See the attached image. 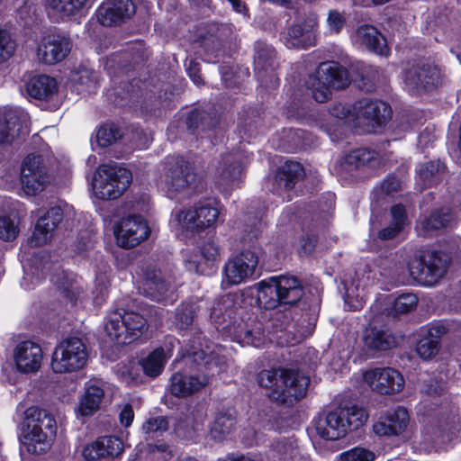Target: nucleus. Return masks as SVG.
<instances>
[{"label":"nucleus","instance_id":"1","mask_svg":"<svg viewBox=\"0 0 461 461\" xmlns=\"http://www.w3.org/2000/svg\"><path fill=\"white\" fill-rule=\"evenodd\" d=\"M277 294L281 301V308L285 312L289 311L293 321H299L296 315L303 318V321L315 319L321 309V296L317 290L312 292L307 288L303 279L291 273L275 276Z\"/></svg>","mask_w":461,"mask_h":461},{"label":"nucleus","instance_id":"2","mask_svg":"<svg viewBox=\"0 0 461 461\" xmlns=\"http://www.w3.org/2000/svg\"><path fill=\"white\" fill-rule=\"evenodd\" d=\"M263 222L260 212H246L243 232L253 249H243L230 258L223 267V279L228 285H236L252 278L258 265L257 244L262 233Z\"/></svg>","mask_w":461,"mask_h":461},{"label":"nucleus","instance_id":"3","mask_svg":"<svg viewBox=\"0 0 461 461\" xmlns=\"http://www.w3.org/2000/svg\"><path fill=\"white\" fill-rule=\"evenodd\" d=\"M258 382L261 387L271 388L268 397L273 402L294 405L305 397L310 380L297 370L283 369L279 379L275 371L263 370Z\"/></svg>","mask_w":461,"mask_h":461},{"label":"nucleus","instance_id":"4","mask_svg":"<svg viewBox=\"0 0 461 461\" xmlns=\"http://www.w3.org/2000/svg\"><path fill=\"white\" fill-rule=\"evenodd\" d=\"M26 433L21 440L28 453L41 455L52 446L57 434L54 416L45 409L30 407L26 410Z\"/></svg>","mask_w":461,"mask_h":461},{"label":"nucleus","instance_id":"5","mask_svg":"<svg viewBox=\"0 0 461 461\" xmlns=\"http://www.w3.org/2000/svg\"><path fill=\"white\" fill-rule=\"evenodd\" d=\"M164 185L169 196L182 193H197L198 187H203L194 161L181 154L166 158Z\"/></svg>","mask_w":461,"mask_h":461},{"label":"nucleus","instance_id":"6","mask_svg":"<svg viewBox=\"0 0 461 461\" xmlns=\"http://www.w3.org/2000/svg\"><path fill=\"white\" fill-rule=\"evenodd\" d=\"M350 84V71L335 60L321 62L306 82L308 88L312 89V98L321 104L330 99L331 88L342 90Z\"/></svg>","mask_w":461,"mask_h":461},{"label":"nucleus","instance_id":"7","mask_svg":"<svg viewBox=\"0 0 461 461\" xmlns=\"http://www.w3.org/2000/svg\"><path fill=\"white\" fill-rule=\"evenodd\" d=\"M452 263V253L446 249H425L408 267L419 284L431 287L447 275Z\"/></svg>","mask_w":461,"mask_h":461},{"label":"nucleus","instance_id":"8","mask_svg":"<svg viewBox=\"0 0 461 461\" xmlns=\"http://www.w3.org/2000/svg\"><path fill=\"white\" fill-rule=\"evenodd\" d=\"M440 68L424 59L408 62L405 68V86L411 95L420 96L436 90L441 85Z\"/></svg>","mask_w":461,"mask_h":461},{"label":"nucleus","instance_id":"9","mask_svg":"<svg viewBox=\"0 0 461 461\" xmlns=\"http://www.w3.org/2000/svg\"><path fill=\"white\" fill-rule=\"evenodd\" d=\"M86 344L77 337L62 340L52 354L51 368L57 374L71 373L85 366L87 361Z\"/></svg>","mask_w":461,"mask_h":461},{"label":"nucleus","instance_id":"10","mask_svg":"<svg viewBox=\"0 0 461 461\" xmlns=\"http://www.w3.org/2000/svg\"><path fill=\"white\" fill-rule=\"evenodd\" d=\"M147 329V320L140 313H119L106 324L108 336L119 345H128L138 339Z\"/></svg>","mask_w":461,"mask_h":461},{"label":"nucleus","instance_id":"11","mask_svg":"<svg viewBox=\"0 0 461 461\" xmlns=\"http://www.w3.org/2000/svg\"><path fill=\"white\" fill-rule=\"evenodd\" d=\"M150 235L147 220L140 214L123 217L114 227V237L118 246L129 249L140 245Z\"/></svg>","mask_w":461,"mask_h":461},{"label":"nucleus","instance_id":"12","mask_svg":"<svg viewBox=\"0 0 461 461\" xmlns=\"http://www.w3.org/2000/svg\"><path fill=\"white\" fill-rule=\"evenodd\" d=\"M179 219L183 230L186 232V237H192L204 230L214 226L218 217L219 211L205 201L195 203L193 208L182 211Z\"/></svg>","mask_w":461,"mask_h":461},{"label":"nucleus","instance_id":"13","mask_svg":"<svg viewBox=\"0 0 461 461\" xmlns=\"http://www.w3.org/2000/svg\"><path fill=\"white\" fill-rule=\"evenodd\" d=\"M219 261L220 247L214 238L210 237L186 256L185 265L188 271L210 276L216 271Z\"/></svg>","mask_w":461,"mask_h":461},{"label":"nucleus","instance_id":"14","mask_svg":"<svg viewBox=\"0 0 461 461\" xmlns=\"http://www.w3.org/2000/svg\"><path fill=\"white\" fill-rule=\"evenodd\" d=\"M21 183L24 192L36 195L48 183V173L41 154H28L21 166Z\"/></svg>","mask_w":461,"mask_h":461},{"label":"nucleus","instance_id":"15","mask_svg":"<svg viewBox=\"0 0 461 461\" xmlns=\"http://www.w3.org/2000/svg\"><path fill=\"white\" fill-rule=\"evenodd\" d=\"M140 0H104L95 11L97 22L104 27L118 26L130 20Z\"/></svg>","mask_w":461,"mask_h":461},{"label":"nucleus","instance_id":"16","mask_svg":"<svg viewBox=\"0 0 461 461\" xmlns=\"http://www.w3.org/2000/svg\"><path fill=\"white\" fill-rule=\"evenodd\" d=\"M72 48L70 38L63 32H52L42 37L37 47L41 62L54 65L64 60Z\"/></svg>","mask_w":461,"mask_h":461},{"label":"nucleus","instance_id":"17","mask_svg":"<svg viewBox=\"0 0 461 461\" xmlns=\"http://www.w3.org/2000/svg\"><path fill=\"white\" fill-rule=\"evenodd\" d=\"M363 344L367 351L376 354L396 348L398 339L387 324L378 323L375 321L365 328Z\"/></svg>","mask_w":461,"mask_h":461},{"label":"nucleus","instance_id":"18","mask_svg":"<svg viewBox=\"0 0 461 461\" xmlns=\"http://www.w3.org/2000/svg\"><path fill=\"white\" fill-rule=\"evenodd\" d=\"M318 20L316 17H306L287 29L286 45L300 50L315 46L317 41Z\"/></svg>","mask_w":461,"mask_h":461},{"label":"nucleus","instance_id":"19","mask_svg":"<svg viewBox=\"0 0 461 461\" xmlns=\"http://www.w3.org/2000/svg\"><path fill=\"white\" fill-rule=\"evenodd\" d=\"M63 210L59 206L50 207L36 221L29 242L32 247H41L48 243L52 232L63 220Z\"/></svg>","mask_w":461,"mask_h":461},{"label":"nucleus","instance_id":"20","mask_svg":"<svg viewBox=\"0 0 461 461\" xmlns=\"http://www.w3.org/2000/svg\"><path fill=\"white\" fill-rule=\"evenodd\" d=\"M150 51L143 41H137L118 55V63L120 70L126 74L139 73L147 67Z\"/></svg>","mask_w":461,"mask_h":461},{"label":"nucleus","instance_id":"21","mask_svg":"<svg viewBox=\"0 0 461 461\" xmlns=\"http://www.w3.org/2000/svg\"><path fill=\"white\" fill-rule=\"evenodd\" d=\"M209 382L206 375H190L185 371H178L170 377L169 392L175 397L186 398L204 388Z\"/></svg>","mask_w":461,"mask_h":461},{"label":"nucleus","instance_id":"22","mask_svg":"<svg viewBox=\"0 0 461 461\" xmlns=\"http://www.w3.org/2000/svg\"><path fill=\"white\" fill-rule=\"evenodd\" d=\"M123 451V442L117 436L98 437L95 441L86 444L82 455L87 461H95L104 457L114 458Z\"/></svg>","mask_w":461,"mask_h":461},{"label":"nucleus","instance_id":"23","mask_svg":"<svg viewBox=\"0 0 461 461\" xmlns=\"http://www.w3.org/2000/svg\"><path fill=\"white\" fill-rule=\"evenodd\" d=\"M14 359L19 372L23 374L34 373L41 365V347L31 340L22 341L14 349Z\"/></svg>","mask_w":461,"mask_h":461},{"label":"nucleus","instance_id":"24","mask_svg":"<svg viewBox=\"0 0 461 461\" xmlns=\"http://www.w3.org/2000/svg\"><path fill=\"white\" fill-rule=\"evenodd\" d=\"M447 175V167L441 159L420 164L416 168V185L420 191L440 185Z\"/></svg>","mask_w":461,"mask_h":461},{"label":"nucleus","instance_id":"25","mask_svg":"<svg viewBox=\"0 0 461 461\" xmlns=\"http://www.w3.org/2000/svg\"><path fill=\"white\" fill-rule=\"evenodd\" d=\"M23 131V122L17 111L8 110L3 114L0 129V162L5 160L10 147Z\"/></svg>","mask_w":461,"mask_h":461},{"label":"nucleus","instance_id":"26","mask_svg":"<svg viewBox=\"0 0 461 461\" xmlns=\"http://www.w3.org/2000/svg\"><path fill=\"white\" fill-rule=\"evenodd\" d=\"M104 395V389L98 382L93 380L86 382L84 393L79 398L77 408L78 415L82 417L93 416L101 409Z\"/></svg>","mask_w":461,"mask_h":461},{"label":"nucleus","instance_id":"27","mask_svg":"<svg viewBox=\"0 0 461 461\" xmlns=\"http://www.w3.org/2000/svg\"><path fill=\"white\" fill-rule=\"evenodd\" d=\"M304 176L305 171L301 163L286 160L276 170L274 176V186L280 192L291 191L304 177Z\"/></svg>","mask_w":461,"mask_h":461},{"label":"nucleus","instance_id":"28","mask_svg":"<svg viewBox=\"0 0 461 461\" xmlns=\"http://www.w3.org/2000/svg\"><path fill=\"white\" fill-rule=\"evenodd\" d=\"M222 25L218 26L214 32H207L200 36V46L203 50V60L208 63H218L226 54Z\"/></svg>","mask_w":461,"mask_h":461},{"label":"nucleus","instance_id":"29","mask_svg":"<svg viewBox=\"0 0 461 461\" xmlns=\"http://www.w3.org/2000/svg\"><path fill=\"white\" fill-rule=\"evenodd\" d=\"M219 122V117L215 113L198 108L191 109L185 119L188 132L201 138H203L202 134L213 131Z\"/></svg>","mask_w":461,"mask_h":461},{"label":"nucleus","instance_id":"30","mask_svg":"<svg viewBox=\"0 0 461 461\" xmlns=\"http://www.w3.org/2000/svg\"><path fill=\"white\" fill-rule=\"evenodd\" d=\"M357 36L360 45L369 52L382 57L390 55L387 41L376 27L370 24L361 25L357 31Z\"/></svg>","mask_w":461,"mask_h":461},{"label":"nucleus","instance_id":"31","mask_svg":"<svg viewBox=\"0 0 461 461\" xmlns=\"http://www.w3.org/2000/svg\"><path fill=\"white\" fill-rule=\"evenodd\" d=\"M301 235L294 243L299 258H309L316 250L320 240L321 225L303 218L301 225Z\"/></svg>","mask_w":461,"mask_h":461},{"label":"nucleus","instance_id":"32","mask_svg":"<svg viewBox=\"0 0 461 461\" xmlns=\"http://www.w3.org/2000/svg\"><path fill=\"white\" fill-rule=\"evenodd\" d=\"M373 431L379 437L398 436L403 432V406L387 410L373 425Z\"/></svg>","mask_w":461,"mask_h":461},{"label":"nucleus","instance_id":"33","mask_svg":"<svg viewBox=\"0 0 461 461\" xmlns=\"http://www.w3.org/2000/svg\"><path fill=\"white\" fill-rule=\"evenodd\" d=\"M317 434L325 440H338L347 435L346 427L338 409L329 411L324 418L313 420Z\"/></svg>","mask_w":461,"mask_h":461},{"label":"nucleus","instance_id":"34","mask_svg":"<svg viewBox=\"0 0 461 461\" xmlns=\"http://www.w3.org/2000/svg\"><path fill=\"white\" fill-rule=\"evenodd\" d=\"M364 122L373 129L384 127L392 118L390 104L381 100H370L359 111Z\"/></svg>","mask_w":461,"mask_h":461},{"label":"nucleus","instance_id":"35","mask_svg":"<svg viewBox=\"0 0 461 461\" xmlns=\"http://www.w3.org/2000/svg\"><path fill=\"white\" fill-rule=\"evenodd\" d=\"M25 89L29 96L39 101H50L59 91L57 80L50 76L41 74L31 77Z\"/></svg>","mask_w":461,"mask_h":461},{"label":"nucleus","instance_id":"36","mask_svg":"<svg viewBox=\"0 0 461 461\" xmlns=\"http://www.w3.org/2000/svg\"><path fill=\"white\" fill-rule=\"evenodd\" d=\"M375 380L374 390L380 394H393L403 387V376L394 368H376L373 371Z\"/></svg>","mask_w":461,"mask_h":461},{"label":"nucleus","instance_id":"37","mask_svg":"<svg viewBox=\"0 0 461 461\" xmlns=\"http://www.w3.org/2000/svg\"><path fill=\"white\" fill-rule=\"evenodd\" d=\"M237 417L233 410L222 409L215 412L209 434L215 442H221L236 429Z\"/></svg>","mask_w":461,"mask_h":461},{"label":"nucleus","instance_id":"38","mask_svg":"<svg viewBox=\"0 0 461 461\" xmlns=\"http://www.w3.org/2000/svg\"><path fill=\"white\" fill-rule=\"evenodd\" d=\"M145 82L133 77L131 81L122 83L115 92L118 105L137 107L144 105L145 93L143 87Z\"/></svg>","mask_w":461,"mask_h":461},{"label":"nucleus","instance_id":"39","mask_svg":"<svg viewBox=\"0 0 461 461\" xmlns=\"http://www.w3.org/2000/svg\"><path fill=\"white\" fill-rule=\"evenodd\" d=\"M335 205V194L332 192H325L321 194L317 200L311 201L308 203L309 215L306 218L321 226L334 211Z\"/></svg>","mask_w":461,"mask_h":461},{"label":"nucleus","instance_id":"40","mask_svg":"<svg viewBox=\"0 0 461 461\" xmlns=\"http://www.w3.org/2000/svg\"><path fill=\"white\" fill-rule=\"evenodd\" d=\"M391 220L380 229L376 230L375 237L380 241H387L395 239L403 231V203L393 204L390 209Z\"/></svg>","mask_w":461,"mask_h":461},{"label":"nucleus","instance_id":"41","mask_svg":"<svg viewBox=\"0 0 461 461\" xmlns=\"http://www.w3.org/2000/svg\"><path fill=\"white\" fill-rule=\"evenodd\" d=\"M143 286L147 295L158 298L167 294L169 285L161 270L150 265L143 271Z\"/></svg>","mask_w":461,"mask_h":461},{"label":"nucleus","instance_id":"42","mask_svg":"<svg viewBox=\"0 0 461 461\" xmlns=\"http://www.w3.org/2000/svg\"><path fill=\"white\" fill-rule=\"evenodd\" d=\"M275 276L260 281L257 287V304L265 310L281 307Z\"/></svg>","mask_w":461,"mask_h":461},{"label":"nucleus","instance_id":"43","mask_svg":"<svg viewBox=\"0 0 461 461\" xmlns=\"http://www.w3.org/2000/svg\"><path fill=\"white\" fill-rule=\"evenodd\" d=\"M350 77L351 83L359 90L366 93H371L375 90L376 70L372 66L357 63L351 68Z\"/></svg>","mask_w":461,"mask_h":461},{"label":"nucleus","instance_id":"44","mask_svg":"<svg viewBox=\"0 0 461 461\" xmlns=\"http://www.w3.org/2000/svg\"><path fill=\"white\" fill-rule=\"evenodd\" d=\"M377 160L378 153L375 150L358 148L347 153L342 158L341 165L347 170H353L364 166H374Z\"/></svg>","mask_w":461,"mask_h":461},{"label":"nucleus","instance_id":"45","mask_svg":"<svg viewBox=\"0 0 461 461\" xmlns=\"http://www.w3.org/2000/svg\"><path fill=\"white\" fill-rule=\"evenodd\" d=\"M454 220L451 208L441 206L432 210L428 217L421 221V228L425 232L447 228Z\"/></svg>","mask_w":461,"mask_h":461},{"label":"nucleus","instance_id":"46","mask_svg":"<svg viewBox=\"0 0 461 461\" xmlns=\"http://www.w3.org/2000/svg\"><path fill=\"white\" fill-rule=\"evenodd\" d=\"M54 283L59 291L60 296L68 302L71 306H76L82 293V289L78 286L76 279L67 271H62L56 276Z\"/></svg>","mask_w":461,"mask_h":461},{"label":"nucleus","instance_id":"47","mask_svg":"<svg viewBox=\"0 0 461 461\" xmlns=\"http://www.w3.org/2000/svg\"><path fill=\"white\" fill-rule=\"evenodd\" d=\"M337 409L346 427L347 433L357 430L366 423L368 418L366 410L357 404L339 406Z\"/></svg>","mask_w":461,"mask_h":461},{"label":"nucleus","instance_id":"48","mask_svg":"<svg viewBox=\"0 0 461 461\" xmlns=\"http://www.w3.org/2000/svg\"><path fill=\"white\" fill-rule=\"evenodd\" d=\"M276 58V49L265 41L258 40L254 43L255 70L267 71L272 68Z\"/></svg>","mask_w":461,"mask_h":461},{"label":"nucleus","instance_id":"49","mask_svg":"<svg viewBox=\"0 0 461 461\" xmlns=\"http://www.w3.org/2000/svg\"><path fill=\"white\" fill-rule=\"evenodd\" d=\"M166 354L162 347L154 348L146 357L140 360L143 373L149 377L155 378L158 376L165 366Z\"/></svg>","mask_w":461,"mask_h":461},{"label":"nucleus","instance_id":"50","mask_svg":"<svg viewBox=\"0 0 461 461\" xmlns=\"http://www.w3.org/2000/svg\"><path fill=\"white\" fill-rule=\"evenodd\" d=\"M47 9L62 17L78 14L86 5L88 0H43Z\"/></svg>","mask_w":461,"mask_h":461},{"label":"nucleus","instance_id":"51","mask_svg":"<svg viewBox=\"0 0 461 461\" xmlns=\"http://www.w3.org/2000/svg\"><path fill=\"white\" fill-rule=\"evenodd\" d=\"M285 141L287 150L291 152L306 150L313 144L312 135L309 131L294 128L285 131Z\"/></svg>","mask_w":461,"mask_h":461},{"label":"nucleus","instance_id":"52","mask_svg":"<svg viewBox=\"0 0 461 461\" xmlns=\"http://www.w3.org/2000/svg\"><path fill=\"white\" fill-rule=\"evenodd\" d=\"M123 136L122 128L114 122L103 123L95 133V142L101 148H107Z\"/></svg>","mask_w":461,"mask_h":461},{"label":"nucleus","instance_id":"53","mask_svg":"<svg viewBox=\"0 0 461 461\" xmlns=\"http://www.w3.org/2000/svg\"><path fill=\"white\" fill-rule=\"evenodd\" d=\"M195 314L196 306L194 303H183L176 307L174 323L179 332L192 327Z\"/></svg>","mask_w":461,"mask_h":461},{"label":"nucleus","instance_id":"54","mask_svg":"<svg viewBox=\"0 0 461 461\" xmlns=\"http://www.w3.org/2000/svg\"><path fill=\"white\" fill-rule=\"evenodd\" d=\"M330 113L332 116L336 117L337 120L334 123L328 122L324 125L325 131L328 135L330 136L332 140H335L339 135L342 134L341 124L344 123L342 120L347 119L350 114L349 108L346 107L341 103L334 104L330 109Z\"/></svg>","mask_w":461,"mask_h":461},{"label":"nucleus","instance_id":"55","mask_svg":"<svg viewBox=\"0 0 461 461\" xmlns=\"http://www.w3.org/2000/svg\"><path fill=\"white\" fill-rule=\"evenodd\" d=\"M95 188L96 189V195L102 200L117 199L126 191V185H114L105 177L98 181L95 185Z\"/></svg>","mask_w":461,"mask_h":461},{"label":"nucleus","instance_id":"56","mask_svg":"<svg viewBox=\"0 0 461 461\" xmlns=\"http://www.w3.org/2000/svg\"><path fill=\"white\" fill-rule=\"evenodd\" d=\"M95 188L96 189V195L102 200L117 199L126 191V185H114L105 177L98 181L95 185Z\"/></svg>","mask_w":461,"mask_h":461},{"label":"nucleus","instance_id":"57","mask_svg":"<svg viewBox=\"0 0 461 461\" xmlns=\"http://www.w3.org/2000/svg\"><path fill=\"white\" fill-rule=\"evenodd\" d=\"M440 347L441 343L424 334L417 343L416 352L422 359L429 360L438 353Z\"/></svg>","mask_w":461,"mask_h":461},{"label":"nucleus","instance_id":"58","mask_svg":"<svg viewBox=\"0 0 461 461\" xmlns=\"http://www.w3.org/2000/svg\"><path fill=\"white\" fill-rule=\"evenodd\" d=\"M105 175V178L113 183L114 185L122 186V185H126V190L130 186L132 181L131 172L125 167H110L104 170Z\"/></svg>","mask_w":461,"mask_h":461},{"label":"nucleus","instance_id":"59","mask_svg":"<svg viewBox=\"0 0 461 461\" xmlns=\"http://www.w3.org/2000/svg\"><path fill=\"white\" fill-rule=\"evenodd\" d=\"M20 232L18 222L7 214L0 215V240L4 241L14 240Z\"/></svg>","mask_w":461,"mask_h":461},{"label":"nucleus","instance_id":"60","mask_svg":"<svg viewBox=\"0 0 461 461\" xmlns=\"http://www.w3.org/2000/svg\"><path fill=\"white\" fill-rule=\"evenodd\" d=\"M169 428V423L165 416H156L147 419L142 424V430L145 434L161 435Z\"/></svg>","mask_w":461,"mask_h":461},{"label":"nucleus","instance_id":"61","mask_svg":"<svg viewBox=\"0 0 461 461\" xmlns=\"http://www.w3.org/2000/svg\"><path fill=\"white\" fill-rule=\"evenodd\" d=\"M386 300L384 314L392 320H400L403 315V294H400L394 298L390 295Z\"/></svg>","mask_w":461,"mask_h":461},{"label":"nucleus","instance_id":"62","mask_svg":"<svg viewBox=\"0 0 461 461\" xmlns=\"http://www.w3.org/2000/svg\"><path fill=\"white\" fill-rule=\"evenodd\" d=\"M15 42L8 31L0 28V64L6 62L14 53Z\"/></svg>","mask_w":461,"mask_h":461},{"label":"nucleus","instance_id":"63","mask_svg":"<svg viewBox=\"0 0 461 461\" xmlns=\"http://www.w3.org/2000/svg\"><path fill=\"white\" fill-rule=\"evenodd\" d=\"M339 456L341 461H374L375 457L372 451L358 447L342 452Z\"/></svg>","mask_w":461,"mask_h":461},{"label":"nucleus","instance_id":"64","mask_svg":"<svg viewBox=\"0 0 461 461\" xmlns=\"http://www.w3.org/2000/svg\"><path fill=\"white\" fill-rule=\"evenodd\" d=\"M402 181L394 174L388 175L380 186L375 188V192L385 195H393L396 192L401 190Z\"/></svg>","mask_w":461,"mask_h":461}]
</instances>
